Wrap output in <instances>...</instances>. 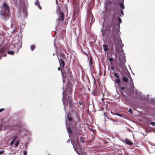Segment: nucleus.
I'll use <instances>...</instances> for the list:
<instances>
[{"label":"nucleus","mask_w":155,"mask_h":155,"mask_svg":"<svg viewBox=\"0 0 155 155\" xmlns=\"http://www.w3.org/2000/svg\"><path fill=\"white\" fill-rule=\"evenodd\" d=\"M54 45L55 47V50H56V53H57V47L56 46L55 44H54Z\"/></svg>","instance_id":"obj_45"},{"label":"nucleus","mask_w":155,"mask_h":155,"mask_svg":"<svg viewBox=\"0 0 155 155\" xmlns=\"http://www.w3.org/2000/svg\"><path fill=\"white\" fill-rule=\"evenodd\" d=\"M75 20V19H74L73 18V21H74Z\"/></svg>","instance_id":"obj_59"},{"label":"nucleus","mask_w":155,"mask_h":155,"mask_svg":"<svg viewBox=\"0 0 155 155\" xmlns=\"http://www.w3.org/2000/svg\"><path fill=\"white\" fill-rule=\"evenodd\" d=\"M119 35H118V38H117L116 41L117 42V45L120 48V52H123L124 51L122 48L124 47V45L122 43V41L120 39V37H119Z\"/></svg>","instance_id":"obj_6"},{"label":"nucleus","mask_w":155,"mask_h":155,"mask_svg":"<svg viewBox=\"0 0 155 155\" xmlns=\"http://www.w3.org/2000/svg\"><path fill=\"white\" fill-rule=\"evenodd\" d=\"M4 110V108H1L0 109V113L3 111Z\"/></svg>","instance_id":"obj_44"},{"label":"nucleus","mask_w":155,"mask_h":155,"mask_svg":"<svg viewBox=\"0 0 155 155\" xmlns=\"http://www.w3.org/2000/svg\"><path fill=\"white\" fill-rule=\"evenodd\" d=\"M16 153V152H11V153H9V154H13V155H14V154H15Z\"/></svg>","instance_id":"obj_39"},{"label":"nucleus","mask_w":155,"mask_h":155,"mask_svg":"<svg viewBox=\"0 0 155 155\" xmlns=\"http://www.w3.org/2000/svg\"><path fill=\"white\" fill-rule=\"evenodd\" d=\"M58 59L59 63H60V67H62L63 68H64L65 65L64 62L61 58H59L58 57Z\"/></svg>","instance_id":"obj_9"},{"label":"nucleus","mask_w":155,"mask_h":155,"mask_svg":"<svg viewBox=\"0 0 155 155\" xmlns=\"http://www.w3.org/2000/svg\"><path fill=\"white\" fill-rule=\"evenodd\" d=\"M61 73L63 78V81L64 83V78L66 76L68 78H71V71L69 67L65 68L64 69L61 70Z\"/></svg>","instance_id":"obj_3"},{"label":"nucleus","mask_w":155,"mask_h":155,"mask_svg":"<svg viewBox=\"0 0 155 155\" xmlns=\"http://www.w3.org/2000/svg\"><path fill=\"white\" fill-rule=\"evenodd\" d=\"M116 21H117V20L115 18L114 15H111L110 19V22L111 23V25H113L112 29H114V26H115V25H114Z\"/></svg>","instance_id":"obj_7"},{"label":"nucleus","mask_w":155,"mask_h":155,"mask_svg":"<svg viewBox=\"0 0 155 155\" xmlns=\"http://www.w3.org/2000/svg\"><path fill=\"white\" fill-rule=\"evenodd\" d=\"M6 55V54H4L3 55V56H5Z\"/></svg>","instance_id":"obj_55"},{"label":"nucleus","mask_w":155,"mask_h":155,"mask_svg":"<svg viewBox=\"0 0 155 155\" xmlns=\"http://www.w3.org/2000/svg\"><path fill=\"white\" fill-rule=\"evenodd\" d=\"M110 120H112L113 121V122H114V120L113 119L111 118H110Z\"/></svg>","instance_id":"obj_48"},{"label":"nucleus","mask_w":155,"mask_h":155,"mask_svg":"<svg viewBox=\"0 0 155 155\" xmlns=\"http://www.w3.org/2000/svg\"><path fill=\"white\" fill-rule=\"evenodd\" d=\"M16 143L14 144V145L16 147H17L19 144V142L18 141H16Z\"/></svg>","instance_id":"obj_29"},{"label":"nucleus","mask_w":155,"mask_h":155,"mask_svg":"<svg viewBox=\"0 0 155 155\" xmlns=\"http://www.w3.org/2000/svg\"><path fill=\"white\" fill-rule=\"evenodd\" d=\"M110 69L112 70H114V66H112L110 67Z\"/></svg>","instance_id":"obj_38"},{"label":"nucleus","mask_w":155,"mask_h":155,"mask_svg":"<svg viewBox=\"0 0 155 155\" xmlns=\"http://www.w3.org/2000/svg\"><path fill=\"white\" fill-rule=\"evenodd\" d=\"M79 103L80 105H81L82 104L80 102H79Z\"/></svg>","instance_id":"obj_58"},{"label":"nucleus","mask_w":155,"mask_h":155,"mask_svg":"<svg viewBox=\"0 0 155 155\" xmlns=\"http://www.w3.org/2000/svg\"><path fill=\"white\" fill-rule=\"evenodd\" d=\"M121 12L122 15V16H123L124 15V12L122 10H121Z\"/></svg>","instance_id":"obj_43"},{"label":"nucleus","mask_w":155,"mask_h":155,"mask_svg":"<svg viewBox=\"0 0 155 155\" xmlns=\"http://www.w3.org/2000/svg\"><path fill=\"white\" fill-rule=\"evenodd\" d=\"M6 49L4 48H0V59L1 58V57L2 56L3 53L6 52Z\"/></svg>","instance_id":"obj_10"},{"label":"nucleus","mask_w":155,"mask_h":155,"mask_svg":"<svg viewBox=\"0 0 155 155\" xmlns=\"http://www.w3.org/2000/svg\"><path fill=\"white\" fill-rule=\"evenodd\" d=\"M128 112H129V113L131 114H132V115L133 114V110H132L131 109V108H130L129 109V110H128Z\"/></svg>","instance_id":"obj_25"},{"label":"nucleus","mask_w":155,"mask_h":155,"mask_svg":"<svg viewBox=\"0 0 155 155\" xmlns=\"http://www.w3.org/2000/svg\"><path fill=\"white\" fill-rule=\"evenodd\" d=\"M38 7L40 9H41L42 8H41V6H40V4H39V5H38Z\"/></svg>","instance_id":"obj_47"},{"label":"nucleus","mask_w":155,"mask_h":155,"mask_svg":"<svg viewBox=\"0 0 155 155\" xmlns=\"http://www.w3.org/2000/svg\"><path fill=\"white\" fill-rule=\"evenodd\" d=\"M73 148H74V149H74V146H73ZM74 150H75V151H76L75 150V149H74Z\"/></svg>","instance_id":"obj_60"},{"label":"nucleus","mask_w":155,"mask_h":155,"mask_svg":"<svg viewBox=\"0 0 155 155\" xmlns=\"http://www.w3.org/2000/svg\"><path fill=\"white\" fill-rule=\"evenodd\" d=\"M80 154L81 155H86V153L84 151H83V150H82L81 152L80 153Z\"/></svg>","instance_id":"obj_28"},{"label":"nucleus","mask_w":155,"mask_h":155,"mask_svg":"<svg viewBox=\"0 0 155 155\" xmlns=\"http://www.w3.org/2000/svg\"><path fill=\"white\" fill-rule=\"evenodd\" d=\"M17 138V137L16 136H13L12 140L11 142L10 143V146H12L15 142L16 141V139Z\"/></svg>","instance_id":"obj_12"},{"label":"nucleus","mask_w":155,"mask_h":155,"mask_svg":"<svg viewBox=\"0 0 155 155\" xmlns=\"http://www.w3.org/2000/svg\"><path fill=\"white\" fill-rule=\"evenodd\" d=\"M150 124H152V126L155 125V122L151 121L150 122Z\"/></svg>","instance_id":"obj_33"},{"label":"nucleus","mask_w":155,"mask_h":155,"mask_svg":"<svg viewBox=\"0 0 155 155\" xmlns=\"http://www.w3.org/2000/svg\"><path fill=\"white\" fill-rule=\"evenodd\" d=\"M108 30H109L108 29H105L104 30V31H108Z\"/></svg>","instance_id":"obj_53"},{"label":"nucleus","mask_w":155,"mask_h":155,"mask_svg":"<svg viewBox=\"0 0 155 155\" xmlns=\"http://www.w3.org/2000/svg\"><path fill=\"white\" fill-rule=\"evenodd\" d=\"M90 18H91V22L90 24L91 23H93L94 22V18L93 17V16L92 14H91L90 16Z\"/></svg>","instance_id":"obj_17"},{"label":"nucleus","mask_w":155,"mask_h":155,"mask_svg":"<svg viewBox=\"0 0 155 155\" xmlns=\"http://www.w3.org/2000/svg\"><path fill=\"white\" fill-rule=\"evenodd\" d=\"M117 20H118V22L120 23H121L122 22V20H121V19L119 18V17H118L117 18Z\"/></svg>","instance_id":"obj_30"},{"label":"nucleus","mask_w":155,"mask_h":155,"mask_svg":"<svg viewBox=\"0 0 155 155\" xmlns=\"http://www.w3.org/2000/svg\"><path fill=\"white\" fill-rule=\"evenodd\" d=\"M103 30H104L103 29H101V31L102 32V35H103V36H104V32Z\"/></svg>","instance_id":"obj_40"},{"label":"nucleus","mask_w":155,"mask_h":155,"mask_svg":"<svg viewBox=\"0 0 155 155\" xmlns=\"http://www.w3.org/2000/svg\"><path fill=\"white\" fill-rule=\"evenodd\" d=\"M112 31L111 35V37L112 38L114 43L115 44L116 47V40L117 38H118V35H119L120 37V34L119 32V30L117 28L115 29H112Z\"/></svg>","instance_id":"obj_4"},{"label":"nucleus","mask_w":155,"mask_h":155,"mask_svg":"<svg viewBox=\"0 0 155 155\" xmlns=\"http://www.w3.org/2000/svg\"><path fill=\"white\" fill-rule=\"evenodd\" d=\"M4 152V151L3 150L0 151V155L2 154Z\"/></svg>","instance_id":"obj_41"},{"label":"nucleus","mask_w":155,"mask_h":155,"mask_svg":"<svg viewBox=\"0 0 155 155\" xmlns=\"http://www.w3.org/2000/svg\"><path fill=\"white\" fill-rule=\"evenodd\" d=\"M63 92L62 93L63 98L62 100L63 101V104L64 106V109L65 110V107L66 106H68L69 105V108L71 110L74 109L75 107V106L73 103L71 101V98L69 96L68 97V98H66L65 94L66 93V91H64V87H63Z\"/></svg>","instance_id":"obj_2"},{"label":"nucleus","mask_w":155,"mask_h":155,"mask_svg":"<svg viewBox=\"0 0 155 155\" xmlns=\"http://www.w3.org/2000/svg\"><path fill=\"white\" fill-rule=\"evenodd\" d=\"M125 141L126 144H127L130 145H131L133 144L132 142L130 140L128 139H125Z\"/></svg>","instance_id":"obj_15"},{"label":"nucleus","mask_w":155,"mask_h":155,"mask_svg":"<svg viewBox=\"0 0 155 155\" xmlns=\"http://www.w3.org/2000/svg\"><path fill=\"white\" fill-rule=\"evenodd\" d=\"M114 76L115 77H116V78H119V75H118V74H117V73H114Z\"/></svg>","instance_id":"obj_32"},{"label":"nucleus","mask_w":155,"mask_h":155,"mask_svg":"<svg viewBox=\"0 0 155 155\" xmlns=\"http://www.w3.org/2000/svg\"><path fill=\"white\" fill-rule=\"evenodd\" d=\"M70 142L69 139L67 141V143H69Z\"/></svg>","instance_id":"obj_54"},{"label":"nucleus","mask_w":155,"mask_h":155,"mask_svg":"<svg viewBox=\"0 0 155 155\" xmlns=\"http://www.w3.org/2000/svg\"><path fill=\"white\" fill-rule=\"evenodd\" d=\"M90 63L89 64V66H90L92 64V58H90Z\"/></svg>","instance_id":"obj_26"},{"label":"nucleus","mask_w":155,"mask_h":155,"mask_svg":"<svg viewBox=\"0 0 155 155\" xmlns=\"http://www.w3.org/2000/svg\"><path fill=\"white\" fill-rule=\"evenodd\" d=\"M113 60V58L111 57L109 58V61L110 62H112Z\"/></svg>","instance_id":"obj_35"},{"label":"nucleus","mask_w":155,"mask_h":155,"mask_svg":"<svg viewBox=\"0 0 155 155\" xmlns=\"http://www.w3.org/2000/svg\"><path fill=\"white\" fill-rule=\"evenodd\" d=\"M76 153H77L79 155H81L80 153H78V152H77V151H76Z\"/></svg>","instance_id":"obj_51"},{"label":"nucleus","mask_w":155,"mask_h":155,"mask_svg":"<svg viewBox=\"0 0 155 155\" xmlns=\"http://www.w3.org/2000/svg\"><path fill=\"white\" fill-rule=\"evenodd\" d=\"M53 55H54V53L53 54Z\"/></svg>","instance_id":"obj_61"},{"label":"nucleus","mask_w":155,"mask_h":155,"mask_svg":"<svg viewBox=\"0 0 155 155\" xmlns=\"http://www.w3.org/2000/svg\"><path fill=\"white\" fill-rule=\"evenodd\" d=\"M123 80L125 82H127L128 81V79L127 77H124L123 78Z\"/></svg>","instance_id":"obj_22"},{"label":"nucleus","mask_w":155,"mask_h":155,"mask_svg":"<svg viewBox=\"0 0 155 155\" xmlns=\"http://www.w3.org/2000/svg\"><path fill=\"white\" fill-rule=\"evenodd\" d=\"M115 115H117V116H118L119 117H123V115L122 114H118L117 113H115Z\"/></svg>","instance_id":"obj_24"},{"label":"nucleus","mask_w":155,"mask_h":155,"mask_svg":"<svg viewBox=\"0 0 155 155\" xmlns=\"http://www.w3.org/2000/svg\"><path fill=\"white\" fill-rule=\"evenodd\" d=\"M21 42V41L20 40V41H19V42Z\"/></svg>","instance_id":"obj_63"},{"label":"nucleus","mask_w":155,"mask_h":155,"mask_svg":"<svg viewBox=\"0 0 155 155\" xmlns=\"http://www.w3.org/2000/svg\"><path fill=\"white\" fill-rule=\"evenodd\" d=\"M68 120L69 121H71L72 120V118L71 117L68 116Z\"/></svg>","instance_id":"obj_31"},{"label":"nucleus","mask_w":155,"mask_h":155,"mask_svg":"<svg viewBox=\"0 0 155 155\" xmlns=\"http://www.w3.org/2000/svg\"><path fill=\"white\" fill-rule=\"evenodd\" d=\"M56 3L57 4H58V2H57V0H56Z\"/></svg>","instance_id":"obj_57"},{"label":"nucleus","mask_w":155,"mask_h":155,"mask_svg":"<svg viewBox=\"0 0 155 155\" xmlns=\"http://www.w3.org/2000/svg\"><path fill=\"white\" fill-rule=\"evenodd\" d=\"M58 71H60V68H58Z\"/></svg>","instance_id":"obj_56"},{"label":"nucleus","mask_w":155,"mask_h":155,"mask_svg":"<svg viewBox=\"0 0 155 155\" xmlns=\"http://www.w3.org/2000/svg\"><path fill=\"white\" fill-rule=\"evenodd\" d=\"M122 2H120L119 3V5L122 9H124L125 8L124 5V0H122Z\"/></svg>","instance_id":"obj_13"},{"label":"nucleus","mask_w":155,"mask_h":155,"mask_svg":"<svg viewBox=\"0 0 155 155\" xmlns=\"http://www.w3.org/2000/svg\"><path fill=\"white\" fill-rule=\"evenodd\" d=\"M7 53L9 54L13 55L14 54V51H8Z\"/></svg>","instance_id":"obj_20"},{"label":"nucleus","mask_w":155,"mask_h":155,"mask_svg":"<svg viewBox=\"0 0 155 155\" xmlns=\"http://www.w3.org/2000/svg\"><path fill=\"white\" fill-rule=\"evenodd\" d=\"M85 139V137H83L82 136H81L80 137V139L81 142L82 143H84L85 142V141L84 140V139Z\"/></svg>","instance_id":"obj_19"},{"label":"nucleus","mask_w":155,"mask_h":155,"mask_svg":"<svg viewBox=\"0 0 155 155\" xmlns=\"http://www.w3.org/2000/svg\"><path fill=\"white\" fill-rule=\"evenodd\" d=\"M136 96L137 98L139 99H144L146 101H149V97H148L149 95H147L146 96L144 95H142L141 92H138L137 91H136Z\"/></svg>","instance_id":"obj_5"},{"label":"nucleus","mask_w":155,"mask_h":155,"mask_svg":"<svg viewBox=\"0 0 155 155\" xmlns=\"http://www.w3.org/2000/svg\"><path fill=\"white\" fill-rule=\"evenodd\" d=\"M26 12V10H23V12L24 13H25Z\"/></svg>","instance_id":"obj_49"},{"label":"nucleus","mask_w":155,"mask_h":155,"mask_svg":"<svg viewBox=\"0 0 155 155\" xmlns=\"http://www.w3.org/2000/svg\"><path fill=\"white\" fill-rule=\"evenodd\" d=\"M104 50L105 51H107L108 50V45H103Z\"/></svg>","instance_id":"obj_18"},{"label":"nucleus","mask_w":155,"mask_h":155,"mask_svg":"<svg viewBox=\"0 0 155 155\" xmlns=\"http://www.w3.org/2000/svg\"><path fill=\"white\" fill-rule=\"evenodd\" d=\"M134 87L133 83H132L130 85V90L131 92H133L134 91Z\"/></svg>","instance_id":"obj_16"},{"label":"nucleus","mask_w":155,"mask_h":155,"mask_svg":"<svg viewBox=\"0 0 155 155\" xmlns=\"http://www.w3.org/2000/svg\"><path fill=\"white\" fill-rule=\"evenodd\" d=\"M71 143L72 144V143L71 141Z\"/></svg>","instance_id":"obj_62"},{"label":"nucleus","mask_w":155,"mask_h":155,"mask_svg":"<svg viewBox=\"0 0 155 155\" xmlns=\"http://www.w3.org/2000/svg\"><path fill=\"white\" fill-rule=\"evenodd\" d=\"M13 2L15 4L17 3V0H12Z\"/></svg>","instance_id":"obj_36"},{"label":"nucleus","mask_w":155,"mask_h":155,"mask_svg":"<svg viewBox=\"0 0 155 155\" xmlns=\"http://www.w3.org/2000/svg\"><path fill=\"white\" fill-rule=\"evenodd\" d=\"M3 8L0 12L2 18L6 21L10 18L11 16L10 8L8 5L4 2L2 5Z\"/></svg>","instance_id":"obj_1"},{"label":"nucleus","mask_w":155,"mask_h":155,"mask_svg":"<svg viewBox=\"0 0 155 155\" xmlns=\"http://www.w3.org/2000/svg\"><path fill=\"white\" fill-rule=\"evenodd\" d=\"M116 82L118 84H120L121 82V81H120V79L117 78V79H116Z\"/></svg>","instance_id":"obj_23"},{"label":"nucleus","mask_w":155,"mask_h":155,"mask_svg":"<svg viewBox=\"0 0 155 155\" xmlns=\"http://www.w3.org/2000/svg\"><path fill=\"white\" fill-rule=\"evenodd\" d=\"M21 44L22 43L21 42V45L20 46H19L18 48H17V46L18 47V44H13L12 45V46H13V47L14 48H17V52H18L19 50V49L21 47Z\"/></svg>","instance_id":"obj_11"},{"label":"nucleus","mask_w":155,"mask_h":155,"mask_svg":"<svg viewBox=\"0 0 155 155\" xmlns=\"http://www.w3.org/2000/svg\"><path fill=\"white\" fill-rule=\"evenodd\" d=\"M76 153H77L79 155H81L80 153H78V152H77V151H76Z\"/></svg>","instance_id":"obj_50"},{"label":"nucleus","mask_w":155,"mask_h":155,"mask_svg":"<svg viewBox=\"0 0 155 155\" xmlns=\"http://www.w3.org/2000/svg\"><path fill=\"white\" fill-rule=\"evenodd\" d=\"M125 89V87L124 86H122L121 87V90L122 91H124Z\"/></svg>","instance_id":"obj_37"},{"label":"nucleus","mask_w":155,"mask_h":155,"mask_svg":"<svg viewBox=\"0 0 155 155\" xmlns=\"http://www.w3.org/2000/svg\"><path fill=\"white\" fill-rule=\"evenodd\" d=\"M23 154L25 155H26L27 154V151H26V150H24L23 152Z\"/></svg>","instance_id":"obj_42"},{"label":"nucleus","mask_w":155,"mask_h":155,"mask_svg":"<svg viewBox=\"0 0 155 155\" xmlns=\"http://www.w3.org/2000/svg\"><path fill=\"white\" fill-rule=\"evenodd\" d=\"M150 102L151 104H155V99H151L150 101Z\"/></svg>","instance_id":"obj_21"},{"label":"nucleus","mask_w":155,"mask_h":155,"mask_svg":"<svg viewBox=\"0 0 155 155\" xmlns=\"http://www.w3.org/2000/svg\"><path fill=\"white\" fill-rule=\"evenodd\" d=\"M35 48V46L34 45H32L31 46V50L33 51Z\"/></svg>","instance_id":"obj_27"},{"label":"nucleus","mask_w":155,"mask_h":155,"mask_svg":"<svg viewBox=\"0 0 155 155\" xmlns=\"http://www.w3.org/2000/svg\"><path fill=\"white\" fill-rule=\"evenodd\" d=\"M37 2H35V4L36 5L38 6V5H39V1L38 0H37Z\"/></svg>","instance_id":"obj_34"},{"label":"nucleus","mask_w":155,"mask_h":155,"mask_svg":"<svg viewBox=\"0 0 155 155\" xmlns=\"http://www.w3.org/2000/svg\"><path fill=\"white\" fill-rule=\"evenodd\" d=\"M60 15H59V17L58 19L57 20H56V22L57 23L58 25L59 21H63L64 20V14L63 12H60Z\"/></svg>","instance_id":"obj_8"},{"label":"nucleus","mask_w":155,"mask_h":155,"mask_svg":"<svg viewBox=\"0 0 155 155\" xmlns=\"http://www.w3.org/2000/svg\"><path fill=\"white\" fill-rule=\"evenodd\" d=\"M67 129L68 132V135L69 137L70 136V134H72V131L71 129V128L70 127L67 126Z\"/></svg>","instance_id":"obj_14"},{"label":"nucleus","mask_w":155,"mask_h":155,"mask_svg":"<svg viewBox=\"0 0 155 155\" xmlns=\"http://www.w3.org/2000/svg\"><path fill=\"white\" fill-rule=\"evenodd\" d=\"M27 144H28L27 143H25V148H26V149L27 148Z\"/></svg>","instance_id":"obj_46"},{"label":"nucleus","mask_w":155,"mask_h":155,"mask_svg":"<svg viewBox=\"0 0 155 155\" xmlns=\"http://www.w3.org/2000/svg\"><path fill=\"white\" fill-rule=\"evenodd\" d=\"M76 153H77L79 155H81L80 153H78V152H77V151H76Z\"/></svg>","instance_id":"obj_52"},{"label":"nucleus","mask_w":155,"mask_h":155,"mask_svg":"<svg viewBox=\"0 0 155 155\" xmlns=\"http://www.w3.org/2000/svg\"><path fill=\"white\" fill-rule=\"evenodd\" d=\"M21 42V41L20 40V41H19V42Z\"/></svg>","instance_id":"obj_64"}]
</instances>
